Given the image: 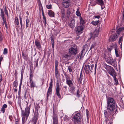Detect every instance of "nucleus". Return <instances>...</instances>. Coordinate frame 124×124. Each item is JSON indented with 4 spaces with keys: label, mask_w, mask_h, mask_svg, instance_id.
<instances>
[{
    "label": "nucleus",
    "mask_w": 124,
    "mask_h": 124,
    "mask_svg": "<svg viewBox=\"0 0 124 124\" xmlns=\"http://www.w3.org/2000/svg\"><path fill=\"white\" fill-rule=\"evenodd\" d=\"M107 109L104 110V113L105 117L107 119L114 117L117 111V106L115 100L113 98L108 97L107 99Z\"/></svg>",
    "instance_id": "f257e3e1"
},
{
    "label": "nucleus",
    "mask_w": 124,
    "mask_h": 124,
    "mask_svg": "<svg viewBox=\"0 0 124 124\" xmlns=\"http://www.w3.org/2000/svg\"><path fill=\"white\" fill-rule=\"evenodd\" d=\"M124 30V27L119 28L116 31L117 34H115L110 36L109 39V41L112 42L115 41L118 37L120 32Z\"/></svg>",
    "instance_id": "f03ea898"
},
{
    "label": "nucleus",
    "mask_w": 124,
    "mask_h": 124,
    "mask_svg": "<svg viewBox=\"0 0 124 124\" xmlns=\"http://www.w3.org/2000/svg\"><path fill=\"white\" fill-rule=\"evenodd\" d=\"M81 115L79 112L74 114L73 117V122L75 124H80V122Z\"/></svg>",
    "instance_id": "7ed1b4c3"
},
{
    "label": "nucleus",
    "mask_w": 124,
    "mask_h": 124,
    "mask_svg": "<svg viewBox=\"0 0 124 124\" xmlns=\"http://www.w3.org/2000/svg\"><path fill=\"white\" fill-rule=\"evenodd\" d=\"M69 52L71 55H75L78 53V49L77 46L74 45L71 46L69 50Z\"/></svg>",
    "instance_id": "20e7f679"
},
{
    "label": "nucleus",
    "mask_w": 124,
    "mask_h": 124,
    "mask_svg": "<svg viewBox=\"0 0 124 124\" xmlns=\"http://www.w3.org/2000/svg\"><path fill=\"white\" fill-rule=\"evenodd\" d=\"M30 105H29V107H27L25 108V111H22L23 116L26 117V120L28 118L30 113Z\"/></svg>",
    "instance_id": "39448f33"
},
{
    "label": "nucleus",
    "mask_w": 124,
    "mask_h": 124,
    "mask_svg": "<svg viewBox=\"0 0 124 124\" xmlns=\"http://www.w3.org/2000/svg\"><path fill=\"white\" fill-rule=\"evenodd\" d=\"M85 26L84 25H82L76 27V28L75 30L76 33L77 34H81Z\"/></svg>",
    "instance_id": "423d86ee"
},
{
    "label": "nucleus",
    "mask_w": 124,
    "mask_h": 124,
    "mask_svg": "<svg viewBox=\"0 0 124 124\" xmlns=\"http://www.w3.org/2000/svg\"><path fill=\"white\" fill-rule=\"evenodd\" d=\"M68 25L72 29H73L74 27L75 21L73 17H71L70 20L68 23Z\"/></svg>",
    "instance_id": "0eeeda50"
},
{
    "label": "nucleus",
    "mask_w": 124,
    "mask_h": 124,
    "mask_svg": "<svg viewBox=\"0 0 124 124\" xmlns=\"http://www.w3.org/2000/svg\"><path fill=\"white\" fill-rule=\"evenodd\" d=\"M100 31V30L99 28H97L94 31L93 33H91L90 34V36L91 38H92L94 39L95 38L98 36L99 34V32Z\"/></svg>",
    "instance_id": "6e6552de"
},
{
    "label": "nucleus",
    "mask_w": 124,
    "mask_h": 124,
    "mask_svg": "<svg viewBox=\"0 0 124 124\" xmlns=\"http://www.w3.org/2000/svg\"><path fill=\"white\" fill-rule=\"evenodd\" d=\"M70 0H63L62 6L65 8H68L70 5Z\"/></svg>",
    "instance_id": "1a4fd4ad"
},
{
    "label": "nucleus",
    "mask_w": 124,
    "mask_h": 124,
    "mask_svg": "<svg viewBox=\"0 0 124 124\" xmlns=\"http://www.w3.org/2000/svg\"><path fill=\"white\" fill-rule=\"evenodd\" d=\"M71 55L69 52L68 53H65L62 54V57L63 60H70Z\"/></svg>",
    "instance_id": "9d476101"
},
{
    "label": "nucleus",
    "mask_w": 124,
    "mask_h": 124,
    "mask_svg": "<svg viewBox=\"0 0 124 124\" xmlns=\"http://www.w3.org/2000/svg\"><path fill=\"white\" fill-rule=\"evenodd\" d=\"M61 89L60 88V86L59 84L57 83L56 84V95L58 96L59 98H61V95L60 94V91Z\"/></svg>",
    "instance_id": "9b49d317"
},
{
    "label": "nucleus",
    "mask_w": 124,
    "mask_h": 124,
    "mask_svg": "<svg viewBox=\"0 0 124 124\" xmlns=\"http://www.w3.org/2000/svg\"><path fill=\"white\" fill-rule=\"evenodd\" d=\"M108 72L109 74L113 76V77L115 76H116L115 70L112 68H110L109 69Z\"/></svg>",
    "instance_id": "f8f14e48"
},
{
    "label": "nucleus",
    "mask_w": 124,
    "mask_h": 124,
    "mask_svg": "<svg viewBox=\"0 0 124 124\" xmlns=\"http://www.w3.org/2000/svg\"><path fill=\"white\" fill-rule=\"evenodd\" d=\"M84 69L85 72L87 74H89L91 72L90 66L89 65H85Z\"/></svg>",
    "instance_id": "ddd939ff"
},
{
    "label": "nucleus",
    "mask_w": 124,
    "mask_h": 124,
    "mask_svg": "<svg viewBox=\"0 0 124 124\" xmlns=\"http://www.w3.org/2000/svg\"><path fill=\"white\" fill-rule=\"evenodd\" d=\"M66 81L67 84L69 87H71L72 85H73V82L72 80H70L69 78H67L66 77Z\"/></svg>",
    "instance_id": "4468645a"
},
{
    "label": "nucleus",
    "mask_w": 124,
    "mask_h": 124,
    "mask_svg": "<svg viewBox=\"0 0 124 124\" xmlns=\"http://www.w3.org/2000/svg\"><path fill=\"white\" fill-rule=\"evenodd\" d=\"M35 43L37 48L39 49L41 48V46L39 41L38 39L35 40Z\"/></svg>",
    "instance_id": "2eb2a0df"
},
{
    "label": "nucleus",
    "mask_w": 124,
    "mask_h": 124,
    "mask_svg": "<svg viewBox=\"0 0 124 124\" xmlns=\"http://www.w3.org/2000/svg\"><path fill=\"white\" fill-rule=\"evenodd\" d=\"M55 77L56 79H58L60 76V74L58 69H55Z\"/></svg>",
    "instance_id": "dca6fc26"
},
{
    "label": "nucleus",
    "mask_w": 124,
    "mask_h": 124,
    "mask_svg": "<svg viewBox=\"0 0 124 124\" xmlns=\"http://www.w3.org/2000/svg\"><path fill=\"white\" fill-rule=\"evenodd\" d=\"M52 88H48L47 93L46 100H47L48 99L49 96L51 95L52 94Z\"/></svg>",
    "instance_id": "f3484780"
},
{
    "label": "nucleus",
    "mask_w": 124,
    "mask_h": 124,
    "mask_svg": "<svg viewBox=\"0 0 124 124\" xmlns=\"http://www.w3.org/2000/svg\"><path fill=\"white\" fill-rule=\"evenodd\" d=\"M40 107L39 103H36L35 106V112L37 114L38 113V111L40 109Z\"/></svg>",
    "instance_id": "a211bd4d"
},
{
    "label": "nucleus",
    "mask_w": 124,
    "mask_h": 124,
    "mask_svg": "<svg viewBox=\"0 0 124 124\" xmlns=\"http://www.w3.org/2000/svg\"><path fill=\"white\" fill-rule=\"evenodd\" d=\"M85 54V52L81 51V53L79 54L80 56L79 59L80 60L82 59L84 57Z\"/></svg>",
    "instance_id": "6ab92c4d"
},
{
    "label": "nucleus",
    "mask_w": 124,
    "mask_h": 124,
    "mask_svg": "<svg viewBox=\"0 0 124 124\" xmlns=\"http://www.w3.org/2000/svg\"><path fill=\"white\" fill-rule=\"evenodd\" d=\"M109 64L115 67H116L117 66L116 62V60L115 59H113V60L112 61V62H111Z\"/></svg>",
    "instance_id": "aec40b11"
},
{
    "label": "nucleus",
    "mask_w": 124,
    "mask_h": 124,
    "mask_svg": "<svg viewBox=\"0 0 124 124\" xmlns=\"http://www.w3.org/2000/svg\"><path fill=\"white\" fill-rule=\"evenodd\" d=\"M53 122L54 123H56V124H57L58 123V120L57 116L54 114L53 116Z\"/></svg>",
    "instance_id": "412c9836"
},
{
    "label": "nucleus",
    "mask_w": 124,
    "mask_h": 124,
    "mask_svg": "<svg viewBox=\"0 0 124 124\" xmlns=\"http://www.w3.org/2000/svg\"><path fill=\"white\" fill-rule=\"evenodd\" d=\"M38 118V113L35 115L34 116V119L33 121V124H36Z\"/></svg>",
    "instance_id": "4be33fe9"
},
{
    "label": "nucleus",
    "mask_w": 124,
    "mask_h": 124,
    "mask_svg": "<svg viewBox=\"0 0 124 124\" xmlns=\"http://www.w3.org/2000/svg\"><path fill=\"white\" fill-rule=\"evenodd\" d=\"M30 86L31 88H33L36 87V84L34 82L33 80H30Z\"/></svg>",
    "instance_id": "5701e85b"
},
{
    "label": "nucleus",
    "mask_w": 124,
    "mask_h": 124,
    "mask_svg": "<svg viewBox=\"0 0 124 124\" xmlns=\"http://www.w3.org/2000/svg\"><path fill=\"white\" fill-rule=\"evenodd\" d=\"M83 75L82 73V72L81 71L80 73L79 77H78V82H80V83H81V82L83 78Z\"/></svg>",
    "instance_id": "b1692460"
},
{
    "label": "nucleus",
    "mask_w": 124,
    "mask_h": 124,
    "mask_svg": "<svg viewBox=\"0 0 124 124\" xmlns=\"http://www.w3.org/2000/svg\"><path fill=\"white\" fill-rule=\"evenodd\" d=\"M38 5L39 8V9H41L42 12V14L43 15V14H44V12H43V7L42 6V5L40 1V0H39L38 2Z\"/></svg>",
    "instance_id": "393cba45"
},
{
    "label": "nucleus",
    "mask_w": 124,
    "mask_h": 124,
    "mask_svg": "<svg viewBox=\"0 0 124 124\" xmlns=\"http://www.w3.org/2000/svg\"><path fill=\"white\" fill-rule=\"evenodd\" d=\"M23 80L21 79L20 83V85L19 86V91L18 92V95H20L21 90V85L22 83Z\"/></svg>",
    "instance_id": "a878e982"
},
{
    "label": "nucleus",
    "mask_w": 124,
    "mask_h": 124,
    "mask_svg": "<svg viewBox=\"0 0 124 124\" xmlns=\"http://www.w3.org/2000/svg\"><path fill=\"white\" fill-rule=\"evenodd\" d=\"M48 14L50 17H52L54 16V13L51 10H48Z\"/></svg>",
    "instance_id": "bb28decb"
},
{
    "label": "nucleus",
    "mask_w": 124,
    "mask_h": 124,
    "mask_svg": "<svg viewBox=\"0 0 124 124\" xmlns=\"http://www.w3.org/2000/svg\"><path fill=\"white\" fill-rule=\"evenodd\" d=\"M83 50L82 51H84L85 52H86L88 50V46L86 44H85L84 45L83 47Z\"/></svg>",
    "instance_id": "cd10ccee"
},
{
    "label": "nucleus",
    "mask_w": 124,
    "mask_h": 124,
    "mask_svg": "<svg viewBox=\"0 0 124 124\" xmlns=\"http://www.w3.org/2000/svg\"><path fill=\"white\" fill-rule=\"evenodd\" d=\"M80 25H84V24L85 23L84 20H83L81 17H80Z\"/></svg>",
    "instance_id": "c85d7f7f"
},
{
    "label": "nucleus",
    "mask_w": 124,
    "mask_h": 124,
    "mask_svg": "<svg viewBox=\"0 0 124 124\" xmlns=\"http://www.w3.org/2000/svg\"><path fill=\"white\" fill-rule=\"evenodd\" d=\"M96 43L94 42L91 45L89 50L93 48L94 49H95V47L96 46Z\"/></svg>",
    "instance_id": "c756f323"
},
{
    "label": "nucleus",
    "mask_w": 124,
    "mask_h": 124,
    "mask_svg": "<svg viewBox=\"0 0 124 124\" xmlns=\"http://www.w3.org/2000/svg\"><path fill=\"white\" fill-rule=\"evenodd\" d=\"M43 16V22L45 24V27L46 24V19L45 17V16L44 14H43L42 15Z\"/></svg>",
    "instance_id": "7c9ffc66"
},
{
    "label": "nucleus",
    "mask_w": 124,
    "mask_h": 124,
    "mask_svg": "<svg viewBox=\"0 0 124 124\" xmlns=\"http://www.w3.org/2000/svg\"><path fill=\"white\" fill-rule=\"evenodd\" d=\"M116 76H115L114 77H113V78H114V84L116 85H117L118 83V81L117 79L116 78Z\"/></svg>",
    "instance_id": "2f4dec72"
},
{
    "label": "nucleus",
    "mask_w": 124,
    "mask_h": 124,
    "mask_svg": "<svg viewBox=\"0 0 124 124\" xmlns=\"http://www.w3.org/2000/svg\"><path fill=\"white\" fill-rule=\"evenodd\" d=\"M97 2L101 5H103L104 4V2L102 0H96Z\"/></svg>",
    "instance_id": "473e14b6"
},
{
    "label": "nucleus",
    "mask_w": 124,
    "mask_h": 124,
    "mask_svg": "<svg viewBox=\"0 0 124 124\" xmlns=\"http://www.w3.org/2000/svg\"><path fill=\"white\" fill-rule=\"evenodd\" d=\"M99 22V21L98 20L96 21H92L91 22V23L93 25L96 26L98 24Z\"/></svg>",
    "instance_id": "72a5a7b5"
},
{
    "label": "nucleus",
    "mask_w": 124,
    "mask_h": 124,
    "mask_svg": "<svg viewBox=\"0 0 124 124\" xmlns=\"http://www.w3.org/2000/svg\"><path fill=\"white\" fill-rule=\"evenodd\" d=\"M14 86L16 88L18 85V83L17 80H16L13 82Z\"/></svg>",
    "instance_id": "f704fd0d"
},
{
    "label": "nucleus",
    "mask_w": 124,
    "mask_h": 124,
    "mask_svg": "<svg viewBox=\"0 0 124 124\" xmlns=\"http://www.w3.org/2000/svg\"><path fill=\"white\" fill-rule=\"evenodd\" d=\"M109 57L110 58V59H107L106 61V62L109 64L111 63V62H112V60H113V59L112 58H111L110 56H109Z\"/></svg>",
    "instance_id": "c9c22d12"
},
{
    "label": "nucleus",
    "mask_w": 124,
    "mask_h": 124,
    "mask_svg": "<svg viewBox=\"0 0 124 124\" xmlns=\"http://www.w3.org/2000/svg\"><path fill=\"white\" fill-rule=\"evenodd\" d=\"M3 40V36L0 31V42H1Z\"/></svg>",
    "instance_id": "e433bc0d"
},
{
    "label": "nucleus",
    "mask_w": 124,
    "mask_h": 124,
    "mask_svg": "<svg viewBox=\"0 0 124 124\" xmlns=\"http://www.w3.org/2000/svg\"><path fill=\"white\" fill-rule=\"evenodd\" d=\"M30 81L31 80H32V78H33V74L32 73V71H30Z\"/></svg>",
    "instance_id": "4c0bfd02"
},
{
    "label": "nucleus",
    "mask_w": 124,
    "mask_h": 124,
    "mask_svg": "<svg viewBox=\"0 0 124 124\" xmlns=\"http://www.w3.org/2000/svg\"><path fill=\"white\" fill-rule=\"evenodd\" d=\"M14 22L17 25H18L19 24L18 19V18L16 17L15 18Z\"/></svg>",
    "instance_id": "58836bf2"
},
{
    "label": "nucleus",
    "mask_w": 124,
    "mask_h": 124,
    "mask_svg": "<svg viewBox=\"0 0 124 124\" xmlns=\"http://www.w3.org/2000/svg\"><path fill=\"white\" fill-rule=\"evenodd\" d=\"M76 14L78 16H80L81 14L79 12V9H77V11L76 12Z\"/></svg>",
    "instance_id": "ea45409f"
},
{
    "label": "nucleus",
    "mask_w": 124,
    "mask_h": 124,
    "mask_svg": "<svg viewBox=\"0 0 124 124\" xmlns=\"http://www.w3.org/2000/svg\"><path fill=\"white\" fill-rule=\"evenodd\" d=\"M71 89V91L73 92V93H74V92L75 90V87L74 86H73V85H72L71 86V87H69Z\"/></svg>",
    "instance_id": "a19ab883"
},
{
    "label": "nucleus",
    "mask_w": 124,
    "mask_h": 124,
    "mask_svg": "<svg viewBox=\"0 0 124 124\" xmlns=\"http://www.w3.org/2000/svg\"><path fill=\"white\" fill-rule=\"evenodd\" d=\"M24 69H23V68H22V70H21V79L23 80V76L24 73Z\"/></svg>",
    "instance_id": "79ce46f5"
},
{
    "label": "nucleus",
    "mask_w": 124,
    "mask_h": 124,
    "mask_svg": "<svg viewBox=\"0 0 124 124\" xmlns=\"http://www.w3.org/2000/svg\"><path fill=\"white\" fill-rule=\"evenodd\" d=\"M20 23L21 28V29L22 28L23 23H22V18L20 16Z\"/></svg>",
    "instance_id": "37998d69"
},
{
    "label": "nucleus",
    "mask_w": 124,
    "mask_h": 124,
    "mask_svg": "<svg viewBox=\"0 0 124 124\" xmlns=\"http://www.w3.org/2000/svg\"><path fill=\"white\" fill-rule=\"evenodd\" d=\"M22 118V124H24L27 120H25V117L23 116Z\"/></svg>",
    "instance_id": "c03bdc74"
},
{
    "label": "nucleus",
    "mask_w": 124,
    "mask_h": 124,
    "mask_svg": "<svg viewBox=\"0 0 124 124\" xmlns=\"http://www.w3.org/2000/svg\"><path fill=\"white\" fill-rule=\"evenodd\" d=\"M1 13L0 16L1 17L3 16H4V14L3 10L2 9H0Z\"/></svg>",
    "instance_id": "a18cd8bd"
},
{
    "label": "nucleus",
    "mask_w": 124,
    "mask_h": 124,
    "mask_svg": "<svg viewBox=\"0 0 124 124\" xmlns=\"http://www.w3.org/2000/svg\"><path fill=\"white\" fill-rule=\"evenodd\" d=\"M58 65V62L57 60L55 61V69H58L57 67Z\"/></svg>",
    "instance_id": "49530a36"
},
{
    "label": "nucleus",
    "mask_w": 124,
    "mask_h": 124,
    "mask_svg": "<svg viewBox=\"0 0 124 124\" xmlns=\"http://www.w3.org/2000/svg\"><path fill=\"white\" fill-rule=\"evenodd\" d=\"M8 53V50L6 48H4L3 52V54H6Z\"/></svg>",
    "instance_id": "de8ad7c7"
},
{
    "label": "nucleus",
    "mask_w": 124,
    "mask_h": 124,
    "mask_svg": "<svg viewBox=\"0 0 124 124\" xmlns=\"http://www.w3.org/2000/svg\"><path fill=\"white\" fill-rule=\"evenodd\" d=\"M26 28L29 26V20L28 18H27L26 20Z\"/></svg>",
    "instance_id": "09e8293b"
},
{
    "label": "nucleus",
    "mask_w": 124,
    "mask_h": 124,
    "mask_svg": "<svg viewBox=\"0 0 124 124\" xmlns=\"http://www.w3.org/2000/svg\"><path fill=\"white\" fill-rule=\"evenodd\" d=\"M115 50L116 56L117 57H118L119 56V55L118 53V49L117 48H116L115 49Z\"/></svg>",
    "instance_id": "8fccbe9b"
},
{
    "label": "nucleus",
    "mask_w": 124,
    "mask_h": 124,
    "mask_svg": "<svg viewBox=\"0 0 124 124\" xmlns=\"http://www.w3.org/2000/svg\"><path fill=\"white\" fill-rule=\"evenodd\" d=\"M91 68H90V70H91V72H93V70H93V68L94 67V66L93 64H92L91 65Z\"/></svg>",
    "instance_id": "3c124183"
},
{
    "label": "nucleus",
    "mask_w": 124,
    "mask_h": 124,
    "mask_svg": "<svg viewBox=\"0 0 124 124\" xmlns=\"http://www.w3.org/2000/svg\"><path fill=\"white\" fill-rule=\"evenodd\" d=\"M4 12H5V14L7 15V16H8V18L9 17L8 13V11L7 10L6 8H5V9H4Z\"/></svg>",
    "instance_id": "603ef678"
},
{
    "label": "nucleus",
    "mask_w": 124,
    "mask_h": 124,
    "mask_svg": "<svg viewBox=\"0 0 124 124\" xmlns=\"http://www.w3.org/2000/svg\"><path fill=\"white\" fill-rule=\"evenodd\" d=\"M86 113L87 118V119L89 118V112L87 109L86 110Z\"/></svg>",
    "instance_id": "864d4df0"
},
{
    "label": "nucleus",
    "mask_w": 124,
    "mask_h": 124,
    "mask_svg": "<svg viewBox=\"0 0 124 124\" xmlns=\"http://www.w3.org/2000/svg\"><path fill=\"white\" fill-rule=\"evenodd\" d=\"M19 119H18L15 118V124H19Z\"/></svg>",
    "instance_id": "5fc2aeb1"
},
{
    "label": "nucleus",
    "mask_w": 124,
    "mask_h": 124,
    "mask_svg": "<svg viewBox=\"0 0 124 124\" xmlns=\"http://www.w3.org/2000/svg\"><path fill=\"white\" fill-rule=\"evenodd\" d=\"M80 93V92L79 91V90H77V97H80V95L79 94Z\"/></svg>",
    "instance_id": "6e6d98bb"
},
{
    "label": "nucleus",
    "mask_w": 124,
    "mask_h": 124,
    "mask_svg": "<svg viewBox=\"0 0 124 124\" xmlns=\"http://www.w3.org/2000/svg\"><path fill=\"white\" fill-rule=\"evenodd\" d=\"M46 7L48 9H50L51 8V5H46Z\"/></svg>",
    "instance_id": "4d7b16f0"
},
{
    "label": "nucleus",
    "mask_w": 124,
    "mask_h": 124,
    "mask_svg": "<svg viewBox=\"0 0 124 124\" xmlns=\"http://www.w3.org/2000/svg\"><path fill=\"white\" fill-rule=\"evenodd\" d=\"M67 16L68 17H69V15L70 14V11L69 10H68L67 12Z\"/></svg>",
    "instance_id": "13d9d810"
},
{
    "label": "nucleus",
    "mask_w": 124,
    "mask_h": 124,
    "mask_svg": "<svg viewBox=\"0 0 124 124\" xmlns=\"http://www.w3.org/2000/svg\"><path fill=\"white\" fill-rule=\"evenodd\" d=\"M113 48V47L112 46H110V47H108V51H111V50Z\"/></svg>",
    "instance_id": "bf43d9fd"
},
{
    "label": "nucleus",
    "mask_w": 124,
    "mask_h": 124,
    "mask_svg": "<svg viewBox=\"0 0 124 124\" xmlns=\"http://www.w3.org/2000/svg\"><path fill=\"white\" fill-rule=\"evenodd\" d=\"M52 81H51L50 82V86L49 88H52Z\"/></svg>",
    "instance_id": "052dcab7"
},
{
    "label": "nucleus",
    "mask_w": 124,
    "mask_h": 124,
    "mask_svg": "<svg viewBox=\"0 0 124 124\" xmlns=\"http://www.w3.org/2000/svg\"><path fill=\"white\" fill-rule=\"evenodd\" d=\"M123 35H124V33H123V36H121L119 38V41H122V40H123Z\"/></svg>",
    "instance_id": "680f3d73"
},
{
    "label": "nucleus",
    "mask_w": 124,
    "mask_h": 124,
    "mask_svg": "<svg viewBox=\"0 0 124 124\" xmlns=\"http://www.w3.org/2000/svg\"><path fill=\"white\" fill-rule=\"evenodd\" d=\"M65 12L64 11H63L62 13V17H63L64 16Z\"/></svg>",
    "instance_id": "e2e57ef3"
},
{
    "label": "nucleus",
    "mask_w": 124,
    "mask_h": 124,
    "mask_svg": "<svg viewBox=\"0 0 124 124\" xmlns=\"http://www.w3.org/2000/svg\"><path fill=\"white\" fill-rule=\"evenodd\" d=\"M7 106L6 104H4L3 105L2 108H7Z\"/></svg>",
    "instance_id": "0e129e2a"
},
{
    "label": "nucleus",
    "mask_w": 124,
    "mask_h": 124,
    "mask_svg": "<svg viewBox=\"0 0 124 124\" xmlns=\"http://www.w3.org/2000/svg\"><path fill=\"white\" fill-rule=\"evenodd\" d=\"M68 69L70 72H71L72 71V70L70 66H68Z\"/></svg>",
    "instance_id": "69168bd1"
},
{
    "label": "nucleus",
    "mask_w": 124,
    "mask_h": 124,
    "mask_svg": "<svg viewBox=\"0 0 124 124\" xmlns=\"http://www.w3.org/2000/svg\"><path fill=\"white\" fill-rule=\"evenodd\" d=\"M123 17L122 18V20H123V21L124 20V9H123Z\"/></svg>",
    "instance_id": "338daca9"
},
{
    "label": "nucleus",
    "mask_w": 124,
    "mask_h": 124,
    "mask_svg": "<svg viewBox=\"0 0 124 124\" xmlns=\"http://www.w3.org/2000/svg\"><path fill=\"white\" fill-rule=\"evenodd\" d=\"M0 111H2L3 113H4L5 112V108H2Z\"/></svg>",
    "instance_id": "774afa93"
}]
</instances>
